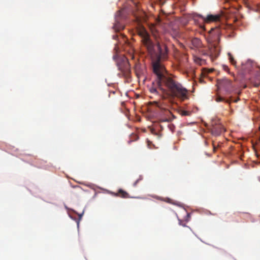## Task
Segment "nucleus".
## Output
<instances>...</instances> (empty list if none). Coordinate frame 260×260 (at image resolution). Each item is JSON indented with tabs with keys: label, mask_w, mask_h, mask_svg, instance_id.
<instances>
[{
	"label": "nucleus",
	"mask_w": 260,
	"mask_h": 260,
	"mask_svg": "<svg viewBox=\"0 0 260 260\" xmlns=\"http://www.w3.org/2000/svg\"><path fill=\"white\" fill-rule=\"evenodd\" d=\"M158 107L160 108L162 113L165 115V117L159 118L160 122H170L176 118V117L168 109L161 108L159 105Z\"/></svg>",
	"instance_id": "39448f33"
},
{
	"label": "nucleus",
	"mask_w": 260,
	"mask_h": 260,
	"mask_svg": "<svg viewBox=\"0 0 260 260\" xmlns=\"http://www.w3.org/2000/svg\"><path fill=\"white\" fill-rule=\"evenodd\" d=\"M122 11L123 10H119L116 13L115 23L113 26V28L115 30V31H120L124 28V25L120 22V19L122 15Z\"/></svg>",
	"instance_id": "0eeeda50"
},
{
	"label": "nucleus",
	"mask_w": 260,
	"mask_h": 260,
	"mask_svg": "<svg viewBox=\"0 0 260 260\" xmlns=\"http://www.w3.org/2000/svg\"><path fill=\"white\" fill-rule=\"evenodd\" d=\"M113 38L114 39H117L118 38V36L117 35H113Z\"/></svg>",
	"instance_id": "6ab92c4d"
},
{
	"label": "nucleus",
	"mask_w": 260,
	"mask_h": 260,
	"mask_svg": "<svg viewBox=\"0 0 260 260\" xmlns=\"http://www.w3.org/2000/svg\"><path fill=\"white\" fill-rule=\"evenodd\" d=\"M222 68L224 71L229 72V68L227 66L223 64L222 66Z\"/></svg>",
	"instance_id": "f3484780"
},
{
	"label": "nucleus",
	"mask_w": 260,
	"mask_h": 260,
	"mask_svg": "<svg viewBox=\"0 0 260 260\" xmlns=\"http://www.w3.org/2000/svg\"><path fill=\"white\" fill-rule=\"evenodd\" d=\"M138 35L141 38V42L146 47L150 54H154V44L150 38V36L144 27L140 28L138 31Z\"/></svg>",
	"instance_id": "7ed1b4c3"
},
{
	"label": "nucleus",
	"mask_w": 260,
	"mask_h": 260,
	"mask_svg": "<svg viewBox=\"0 0 260 260\" xmlns=\"http://www.w3.org/2000/svg\"><path fill=\"white\" fill-rule=\"evenodd\" d=\"M213 150H214V151H215V146H213Z\"/></svg>",
	"instance_id": "412c9836"
},
{
	"label": "nucleus",
	"mask_w": 260,
	"mask_h": 260,
	"mask_svg": "<svg viewBox=\"0 0 260 260\" xmlns=\"http://www.w3.org/2000/svg\"><path fill=\"white\" fill-rule=\"evenodd\" d=\"M218 85L219 88H223L227 92H230L232 89V81L228 79L218 80Z\"/></svg>",
	"instance_id": "423d86ee"
},
{
	"label": "nucleus",
	"mask_w": 260,
	"mask_h": 260,
	"mask_svg": "<svg viewBox=\"0 0 260 260\" xmlns=\"http://www.w3.org/2000/svg\"><path fill=\"white\" fill-rule=\"evenodd\" d=\"M209 53L211 59L214 60L219 55V51L215 46H214L210 48Z\"/></svg>",
	"instance_id": "9d476101"
},
{
	"label": "nucleus",
	"mask_w": 260,
	"mask_h": 260,
	"mask_svg": "<svg viewBox=\"0 0 260 260\" xmlns=\"http://www.w3.org/2000/svg\"><path fill=\"white\" fill-rule=\"evenodd\" d=\"M209 33L213 37L215 36V37H217L218 39H219V36L221 34V30L218 27L212 28L209 30Z\"/></svg>",
	"instance_id": "1a4fd4ad"
},
{
	"label": "nucleus",
	"mask_w": 260,
	"mask_h": 260,
	"mask_svg": "<svg viewBox=\"0 0 260 260\" xmlns=\"http://www.w3.org/2000/svg\"><path fill=\"white\" fill-rule=\"evenodd\" d=\"M113 58L116 61L118 69L123 76L128 78L131 71L128 59L124 56L119 57L117 54L114 55Z\"/></svg>",
	"instance_id": "f03ea898"
},
{
	"label": "nucleus",
	"mask_w": 260,
	"mask_h": 260,
	"mask_svg": "<svg viewBox=\"0 0 260 260\" xmlns=\"http://www.w3.org/2000/svg\"><path fill=\"white\" fill-rule=\"evenodd\" d=\"M141 180H142V178H139V179H137V180L135 182V183H134V186H136L137 184L138 183V182H139V181Z\"/></svg>",
	"instance_id": "a211bd4d"
},
{
	"label": "nucleus",
	"mask_w": 260,
	"mask_h": 260,
	"mask_svg": "<svg viewBox=\"0 0 260 260\" xmlns=\"http://www.w3.org/2000/svg\"><path fill=\"white\" fill-rule=\"evenodd\" d=\"M224 131L223 125L220 124H212L211 128L212 134L215 136L220 135Z\"/></svg>",
	"instance_id": "6e6552de"
},
{
	"label": "nucleus",
	"mask_w": 260,
	"mask_h": 260,
	"mask_svg": "<svg viewBox=\"0 0 260 260\" xmlns=\"http://www.w3.org/2000/svg\"><path fill=\"white\" fill-rule=\"evenodd\" d=\"M198 17L201 18L203 20V21L205 23H210L211 22L219 21L221 17V15L209 14L206 17H205L201 15L197 14L193 16V20H194V21H196L197 20Z\"/></svg>",
	"instance_id": "20e7f679"
},
{
	"label": "nucleus",
	"mask_w": 260,
	"mask_h": 260,
	"mask_svg": "<svg viewBox=\"0 0 260 260\" xmlns=\"http://www.w3.org/2000/svg\"><path fill=\"white\" fill-rule=\"evenodd\" d=\"M216 101L217 102H225L226 103H230V102L229 100H225L223 98H222L221 96H218L216 99Z\"/></svg>",
	"instance_id": "dca6fc26"
},
{
	"label": "nucleus",
	"mask_w": 260,
	"mask_h": 260,
	"mask_svg": "<svg viewBox=\"0 0 260 260\" xmlns=\"http://www.w3.org/2000/svg\"><path fill=\"white\" fill-rule=\"evenodd\" d=\"M171 200L170 199H168L167 202L168 203H171Z\"/></svg>",
	"instance_id": "aec40b11"
},
{
	"label": "nucleus",
	"mask_w": 260,
	"mask_h": 260,
	"mask_svg": "<svg viewBox=\"0 0 260 260\" xmlns=\"http://www.w3.org/2000/svg\"><path fill=\"white\" fill-rule=\"evenodd\" d=\"M145 73V69H142L141 68L137 67L136 69V74L138 78H140L142 76H144L145 77L144 75Z\"/></svg>",
	"instance_id": "ddd939ff"
},
{
	"label": "nucleus",
	"mask_w": 260,
	"mask_h": 260,
	"mask_svg": "<svg viewBox=\"0 0 260 260\" xmlns=\"http://www.w3.org/2000/svg\"><path fill=\"white\" fill-rule=\"evenodd\" d=\"M229 56V59L231 62V63L234 66H236V61L235 60L234 57L232 55L231 53H228V54Z\"/></svg>",
	"instance_id": "4468645a"
},
{
	"label": "nucleus",
	"mask_w": 260,
	"mask_h": 260,
	"mask_svg": "<svg viewBox=\"0 0 260 260\" xmlns=\"http://www.w3.org/2000/svg\"><path fill=\"white\" fill-rule=\"evenodd\" d=\"M156 48L158 55L156 60L153 61L152 67L153 73L157 75V85L160 90L165 91L162 88V85H164L172 96L177 98L181 101L188 99V90L179 82L165 75L166 70L160 61L167 58L168 50L166 45L157 43Z\"/></svg>",
	"instance_id": "f257e3e1"
},
{
	"label": "nucleus",
	"mask_w": 260,
	"mask_h": 260,
	"mask_svg": "<svg viewBox=\"0 0 260 260\" xmlns=\"http://www.w3.org/2000/svg\"><path fill=\"white\" fill-rule=\"evenodd\" d=\"M115 196H119L123 198H127L129 197L128 193L121 189H120L118 190V192L115 194Z\"/></svg>",
	"instance_id": "f8f14e48"
},
{
	"label": "nucleus",
	"mask_w": 260,
	"mask_h": 260,
	"mask_svg": "<svg viewBox=\"0 0 260 260\" xmlns=\"http://www.w3.org/2000/svg\"><path fill=\"white\" fill-rule=\"evenodd\" d=\"M157 76V75H156ZM157 78H156V83H154V82L152 83V86L149 88V91L151 93L155 94H158V91L157 89L156 86H157L159 89L160 88L157 85Z\"/></svg>",
	"instance_id": "9b49d317"
},
{
	"label": "nucleus",
	"mask_w": 260,
	"mask_h": 260,
	"mask_svg": "<svg viewBox=\"0 0 260 260\" xmlns=\"http://www.w3.org/2000/svg\"><path fill=\"white\" fill-rule=\"evenodd\" d=\"M179 113L182 116H189L190 115V112L188 111H185V110H180L179 111Z\"/></svg>",
	"instance_id": "2eb2a0df"
}]
</instances>
